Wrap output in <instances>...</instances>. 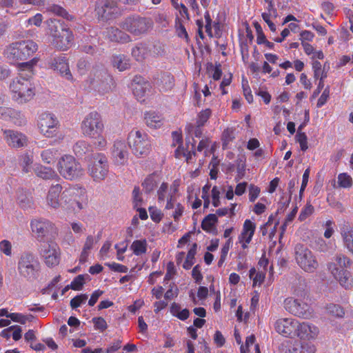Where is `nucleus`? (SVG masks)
<instances>
[{
	"instance_id": "obj_44",
	"label": "nucleus",
	"mask_w": 353,
	"mask_h": 353,
	"mask_svg": "<svg viewBox=\"0 0 353 353\" xmlns=\"http://www.w3.org/2000/svg\"><path fill=\"white\" fill-rule=\"evenodd\" d=\"M47 9L49 12H51L58 16L62 17L67 20L71 21L74 19V17L70 14L65 9L59 5H51Z\"/></svg>"
},
{
	"instance_id": "obj_10",
	"label": "nucleus",
	"mask_w": 353,
	"mask_h": 353,
	"mask_svg": "<svg viewBox=\"0 0 353 353\" xmlns=\"http://www.w3.org/2000/svg\"><path fill=\"white\" fill-rule=\"evenodd\" d=\"M152 26L151 19L133 15L125 18L120 27L134 36H139L147 33Z\"/></svg>"
},
{
	"instance_id": "obj_41",
	"label": "nucleus",
	"mask_w": 353,
	"mask_h": 353,
	"mask_svg": "<svg viewBox=\"0 0 353 353\" xmlns=\"http://www.w3.org/2000/svg\"><path fill=\"white\" fill-rule=\"evenodd\" d=\"M11 113L8 121L17 126H22L26 124V119L20 111L12 108Z\"/></svg>"
},
{
	"instance_id": "obj_57",
	"label": "nucleus",
	"mask_w": 353,
	"mask_h": 353,
	"mask_svg": "<svg viewBox=\"0 0 353 353\" xmlns=\"http://www.w3.org/2000/svg\"><path fill=\"white\" fill-rule=\"evenodd\" d=\"M12 245L8 240H3L0 241V252L6 256H11L12 254Z\"/></svg>"
},
{
	"instance_id": "obj_40",
	"label": "nucleus",
	"mask_w": 353,
	"mask_h": 353,
	"mask_svg": "<svg viewBox=\"0 0 353 353\" xmlns=\"http://www.w3.org/2000/svg\"><path fill=\"white\" fill-rule=\"evenodd\" d=\"M218 222V218L214 214H209L201 222V228L205 232H210Z\"/></svg>"
},
{
	"instance_id": "obj_27",
	"label": "nucleus",
	"mask_w": 353,
	"mask_h": 353,
	"mask_svg": "<svg viewBox=\"0 0 353 353\" xmlns=\"http://www.w3.org/2000/svg\"><path fill=\"white\" fill-rule=\"evenodd\" d=\"M144 121L148 127L157 129L163 126L164 117L163 114L159 112L149 110L144 113Z\"/></svg>"
},
{
	"instance_id": "obj_60",
	"label": "nucleus",
	"mask_w": 353,
	"mask_h": 353,
	"mask_svg": "<svg viewBox=\"0 0 353 353\" xmlns=\"http://www.w3.org/2000/svg\"><path fill=\"white\" fill-rule=\"evenodd\" d=\"M296 141L299 143L301 150L303 152L306 151L308 148L307 137L305 133L298 132L296 135Z\"/></svg>"
},
{
	"instance_id": "obj_30",
	"label": "nucleus",
	"mask_w": 353,
	"mask_h": 353,
	"mask_svg": "<svg viewBox=\"0 0 353 353\" xmlns=\"http://www.w3.org/2000/svg\"><path fill=\"white\" fill-rule=\"evenodd\" d=\"M107 36L111 41L127 43L130 41V36L122 30L111 27L107 30Z\"/></svg>"
},
{
	"instance_id": "obj_59",
	"label": "nucleus",
	"mask_w": 353,
	"mask_h": 353,
	"mask_svg": "<svg viewBox=\"0 0 353 353\" xmlns=\"http://www.w3.org/2000/svg\"><path fill=\"white\" fill-rule=\"evenodd\" d=\"M173 210L171 217L174 219V221L178 222L184 213L185 207L181 203H179L176 204Z\"/></svg>"
},
{
	"instance_id": "obj_63",
	"label": "nucleus",
	"mask_w": 353,
	"mask_h": 353,
	"mask_svg": "<svg viewBox=\"0 0 353 353\" xmlns=\"http://www.w3.org/2000/svg\"><path fill=\"white\" fill-rule=\"evenodd\" d=\"M105 265L108 266L111 270L116 272L126 273L128 270L127 266L115 262L106 263Z\"/></svg>"
},
{
	"instance_id": "obj_6",
	"label": "nucleus",
	"mask_w": 353,
	"mask_h": 353,
	"mask_svg": "<svg viewBox=\"0 0 353 353\" xmlns=\"http://www.w3.org/2000/svg\"><path fill=\"white\" fill-rule=\"evenodd\" d=\"M294 259L298 266L307 273H314L319 268L316 254L307 247L297 244L294 248Z\"/></svg>"
},
{
	"instance_id": "obj_11",
	"label": "nucleus",
	"mask_w": 353,
	"mask_h": 353,
	"mask_svg": "<svg viewBox=\"0 0 353 353\" xmlns=\"http://www.w3.org/2000/svg\"><path fill=\"white\" fill-rule=\"evenodd\" d=\"M37 127L41 134L47 138H52L57 135L60 127L57 117L49 112H43L38 115Z\"/></svg>"
},
{
	"instance_id": "obj_50",
	"label": "nucleus",
	"mask_w": 353,
	"mask_h": 353,
	"mask_svg": "<svg viewBox=\"0 0 353 353\" xmlns=\"http://www.w3.org/2000/svg\"><path fill=\"white\" fill-rule=\"evenodd\" d=\"M7 317L10 318L14 322L25 324L27 321H30L32 318V316H26L21 313H9L8 312Z\"/></svg>"
},
{
	"instance_id": "obj_56",
	"label": "nucleus",
	"mask_w": 353,
	"mask_h": 353,
	"mask_svg": "<svg viewBox=\"0 0 353 353\" xmlns=\"http://www.w3.org/2000/svg\"><path fill=\"white\" fill-rule=\"evenodd\" d=\"M132 199L134 207H139L142 205V194L139 186H135L132 190Z\"/></svg>"
},
{
	"instance_id": "obj_39",
	"label": "nucleus",
	"mask_w": 353,
	"mask_h": 353,
	"mask_svg": "<svg viewBox=\"0 0 353 353\" xmlns=\"http://www.w3.org/2000/svg\"><path fill=\"white\" fill-rule=\"evenodd\" d=\"M147 246L148 244L145 239L135 240L131 244L130 249L132 250L134 254L140 256L146 252Z\"/></svg>"
},
{
	"instance_id": "obj_23",
	"label": "nucleus",
	"mask_w": 353,
	"mask_h": 353,
	"mask_svg": "<svg viewBox=\"0 0 353 353\" xmlns=\"http://www.w3.org/2000/svg\"><path fill=\"white\" fill-rule=\"evenodd\" d=\"M152 83L159 92H168L174 87V78L170 72H160L154 75Z\"/></svg>"
},
{
	"instance_id": "obj_32",
	"label": "nucleus",
	"mask_w": 353,
	"mask_h": 353,
	"mask_svg": "<svg viewBox=\"0 0 353 353\" xmlns=\"http://www.w3.org/2000/svg\"><path fill=\"white\" fill-rule=\"evenodd\" d=\"M150 50L147 45L140 43L132 49V56L137 61H143L149 55Z\"/></svg>"
},
{
	"instance_id": "obj_22",
	"label": "nucleus",
	"mask_w": 353,
	"mask_h": 353,
	"mask_svg": "<svg viewBox=\"0 0 353 353\" xmlns=\"http://www.w3.org/2000/svg\"><path fill=\"white\" fill-rule=\"evenodd\" d=\"M111 154L115 164L126 165L128 162L129 152L125 141L122 140L114 141L111 150Z\"/></svg>"
},
{
	"instance_id": "obj_12",
	"label": "nucleus",
	"mask_w": 353,
	"mask_h": 353,
	"mask_svg": "<svg viewBox=\"0 0 353 353\" xmlns=\"http://www.w3.org/2000/svg\"><path fill=\"white\" fill-rule=\"evenodd\" d=\"M109 172L108 159L105 154H95L88 165V172L95 181H101L105 179Z\"/></svg>"
},
{
	"instance_id": "obj_13",
	"label": "nucleus",
	"mask_w": 353,
	"mask_h": 353,
	"mask_svg": "<svg viewBox=\"0 0 353 353\" xmlns=\"http://www.w3.org/2000/svg\"><path fill=\"white\" fill-rule=\"evenodd\" d=\"M39 252L48 267L52 268L59 264L61 250L55 242H43L39 247Z\"/></svg>"
},
{
	"instance_id": "obj_52",
	"label": "nucleus",
	"mask_w": 353,
	"mask_h": 353,
	"mask_svg": "<svg viewBox=\"0 0 353 353\" xmlns=\"http://www.w3.org/2000/svg\"><path fill=\"white\" fill-rule=\"evenodd\" d=\"M85 275L79 274L70 283V288L73 290H81L85 282Z\"/></svg>"
},
{
	"instance_id": "obj_33",
	"label": "nucleus",
	"mask_w": 353,
	"mask_h": 353,
	"mask_svg": "<svg viewBox=\"0 0 353 353\" xmlns=\"http://www.w3.org/2000/svg\"><path fill=\"white\" fill-rule=\"evenodd\" d=\"M59 155L56 148H48L41 152L40 156L42 161L46 164H54Z\"/></svg>"
},
{
	"instance_id": "obj_14",
	"label": "nucleus",
	"mask_w": 353,
	"mask_h": 353,
	"mask_svg": "<svg viewBox=\"0 0 353 353\" xmlns=\"http://www.w3.org/2000/svg\"><path fill=\"white\" fill-rule=\"evenodd\" d=\"M46 66L59 73L67 80L72 81V75L70 70L68 60L65 54H52L46 60Z\"/></svg>"
},
{
	"instance_id": "obj_9",
	"label": "nucleus",
	"mask_w": 353,
	"mask_h": 353,
	"mask_svg": "<svg viewBox=\"0 0 353 353\" xmlns=\"http://www.w3.org/2000/svg\"><path fill=\"white\" fill-rule=\"evenodd\" d=\"M104 123L101 115L97 111L90 112L81 123V131L84 137L94 138L100 133H103Z\"/></svg>"
},
{
	"instance_id": "obj_28",
	"label": "nucleus",
	"mask_w": 353,
	"mask_h": 353,
	"mask_svg": "<svg viewBox=\"0 0 353 353\" xmlns=\"http://www.w3.org/2000/svg\"><path fill=\"white\" fill-rule=\"evenodd\" d=\"M40 60L39 57H34L28 61L18 62L19 74L28 77L31 80L34 74V67Z\"/></svg>"
},
{
	"instance_id": "obj_3",
	"label": "nucleus",
	"mask_w": 353,
	"mask_h": 353,
	"mask_svg": "<svg viewBox=\"0 0 353 353\" xmlns=\"http://www.w3.org/2000/svg\"><path fill=\"white\" fill-rule=\"evenodd\" d=\"M12 99L18 103H26L31 101L36 94L35 87L28 77L22 75L16 77L10 84Z\"/></svg>"
},
{
	"instance_id": "obj_48",
	"label": "nucleus",
	"mask_w": 353,
	"mask_h": 353,
	"mask_svg": "<svg viewBox=\"0 0 353 353\" xmlns=\"http://www.w3.org/2000/svg\"><path fill=\"white\" fill-rule=\"evenodd\" d=\"M327 313L336 317H343L345 314L343 308L336 304L330 303L326 306Z\"/></svg>"
},
{
	"instance_id": "obj_7",
	"label": "nucleus",
	"mask_w": 353,
	"mask_h": 353,
	"mask_svg": "<svg viewBox=\"0 0 353 353\" xmlns=\"http://www.w3.org/2000/svg\"><path fill=\"white\" fill-rule=\"evenodd\" d=\"M59 174L67 180H75L84 175V170L81 163L72 155L65 154L57 163Z\"/></svg>"
},
{
	"instance_id": "obj_4",
	"label": "nucleus",
	"mask_w": 353,
	"mask_h": 353,
	"mask_svg": "<svg viewBox=\"0 0 353 353\" xmlns=\"http://www.w3.org/2000/svg\"><path fill=\"white\" fill-rule=\"evenodd\" d=\"M61 200L67 205L68 209H84L88 203L87 191L78 185L70 186L62 192Z\"/></svg>"
},
{
	"instance_id": "obj_8",
	"label": "nucleus",
	"mask_w": 353,
	"mask_h": 353,
	"mask_svg": "<svg viewBox=\"0 0 353 353\" xmlns=\"http://www.w3.org/2000/svg\"><path fill=\"white\" fill-rule=\"evenodd\" d=\"M128 141L133 154L138 157L147 156L151 150L148 134L139 130H132L128 134Z\"/></svg>"
},
{
	"instance_id": "obj_26",
	"label": "nucleus",
	"mask_w": 353,
	"mask_h": 353,
	"mask_svg": "<svg viewBox=\"0 0 353 353\" xmlns=\"http://www.w3.org/2000/svg\"><path fill=\"white\" fill-rule=\"evenodd\" d=\"M62 186L60 184L52 185L46 196L47 205L54 209H58L61 206L60 195L62 194Z\"/></svg>"
},
{
	"instance_id": "obj_1",
	"label": "nucleus",
	"mask_w": 353,
	"mask_h": 353,
	"mask_svg": "<svg viewBox=\"0 0 353 353\" xmlns=\"http://www.w3.org/2000/svg\"><path fill=\"white\" fill-rule=\"evenodd\" d=\"M47 33L52 37V44L61 51L68 50L73 44L74 34L63 21L56 19L46 21Z\"/></svg>"
},
{
	"instance_id": "obj_55",
	"label": "nucleus",
	"mask_w": 353,
	"mask_h": 353,
	"mask_svg": "<svg viewBox=\"0 0 353 353\" xmlns=\"http://www.w3.org/2000/svg\"><path fill=\"white\" fill-rule=\"evenodd\" d=\"M87 299L88 296L85 294H81L79 295H77L70 300V307L73 309H76L80 307L82 303H85Z\"/></svg>"
},
{
	"instance_id": "obj_58",
	"label": "nucleus",
	"mask_w": 353,
	"mask_h": 353,
	"mask_svg": "<svg viewBox=\"0 0 353 353\" xmlns=\"http://www.w3.org/2000/svg\"><path fill=\"white\" fill-rule=\"evenodd\" d=\"M261 193V189L259 187L254 184H250L248 187V196L249 201L252 203L254 202L259 197Z\"/></svg>"
},
{
	"instance_id": "obj_42",
	"label": "nucleus",
	"mask_w": 353,
	"mask_h": 353,
	"mask_svg": "<svg viewBox=\"0 0 353 353\" xmlns=\"http://www.w3.org/2000/svg\"><path fill=\"white\" fill-rule=\"evenodd\" d=\"M197 245L194 243L190 249L188 250L186 259L183 264V268L185 270H189L194 263V256L196 253Z\"/></svg>"
},
{
	"instance_id": "obj_54",
	"label": "nucleus",
	"mask_w": 353,
	"mask_h": 353,
	"mask_svg": "<svg viewBox=\"0 0 353 353\" xmlns=\"http://www.w3.org/2000/svg\"><path fill=\"white\" fill-rule=\"evenodd\" d=\"M151 219L155 223H159L163 218V213L156 206H150L148 208Z\"/></svg>"
},
{
	"instance_id": "obj_24",
	"label": "nucleus",
	"mask_w": 353,
	"mask_h": 353,
	"mask_svg": "<svg viewBox=\"0 0 353 353\" xmlns=\"http://www.w3.org/2000/svg\"><path fill=\"white\" fill-rule=\"evenodd\" d=\"M30 228L37 239H43L53 230L54 224L46 219H35L31 221Z\"/></svg>"
},
{
	"instance_id": "obj_64",
	"label": "nucleus",
	"mask_w": 353,
	"mask_h": 353,
	"mask_svg": "<svg viewBox=\"0 0 353 353\" xmlns=\"http://www.w3.org/2000/svg\"><path fill=\"white\" fill-rule=\"evenodd\" d=\"M92 321L96 330L103 332L108 327L107 323L103 317H94Z\"/></svg>"
},
{
	"instance_id": "obj_15",
	"label": "nucleus",
	"mask_w": 353,
	"mask_h": 353,
	"mask_svg": "<svg viewBox=\"0 0 353 353\" xmlns=\"http://www.w3.org/2000/svg\"><path fill=\"white\" fill-rule=\"evenodd\" d=\"M94 11L99 21H108L116 18L118 13L117 3L115 0L98 1Z\"/></svg>"
},
{
	"instance_id": "obj_17",
	"label": "nucleus",
	"mask_w": 353,
	"mask_h": 353,
	"mask_svg": "<svg viewBox=\"0 0 353 353\" xmlns=\"http://www.w3.org/2000/svg\"><path fill=\"white\" fill-rule=\"evenodd\" d=\"M298 321L292 318H281L274 323L275 330L285 337L294 338Z\"/></svg>"
},
{
	"instance_id": "obj_20",
	"label": "nucleus",
	"mask_w": 353,
	"mask_h": 353,
	"mask_svg": "<svg viewBox=\"0 0 353 353\" xmlns=\"http://www.w3.org/2000/svg\"><path fill=\"white\" fill-rule=\"evenodd\" d=\"M319 334V327L309 322H298V327L296 330L295 337L303 341H312L316 339Z\"/></svg>"
},
{
	"instance_id": "obj_37",
	"label": "nucleus",
	"mask_w": 353,
	"mask_h": 353,
	"mask_svg": "<svg viewBox=\"0 0 353 353\" xmlns=\"http://www.w3.org/2000/svg\"><path fill=\"white\" fill-rule=\"evenodd\" d=\"M17 201L19 206L23 209L30 208L32 204V197L23 190L17 192Z\"/></svg>"
},
{
	"instance_id": "obj_5",
	"label": "nucleus",
	"mask_w": 353,
	"mask_h": 353,
	"mask_svg": "<svg viewBox=\"0 0 353 353\" xmlns=\"http://www.w3.org/2000/svg\"><path fill=\"white\" fill-rule=\"evenodd\" d=\"M19 274L29 281L37 280L39 276L41 265L38 259L31 252L23 253L17 263Z\"/></svg>"
},
{
	"instance_id": "obj_46",
	"label": "nucleus",
	"mask_w": 353,
	"mask_h": 353,
	"mask_svg": "<svg viewBox=\"0 0 353 353\" xmlns=\"http://www.w3.org/2000/svg\"><path fill=\"white\" fill-rule=\"evenodd\" d=\"M211 116L212 110L210 108L201 110L197 114L196 124H197L198 126H204Z\"/></svg>"
},
{
	"instance_id": "obj_38",
	"label": "nucleus",
	"mask_w": 353,
	"mask_h": 353,
	"mask_svg": "<svg viewBox=\"0 0 353 353\" xmlns=\"http://www.w3.org/2000/svg\"><path fill=\"white\" fill-rule=\"evenodd\" d=\"M307 353H315L316 347L314 345H306ZM305 347L299 345L297 343L291 344L285 350V353H306L304 350Z\"/></svg>"
},
{
	"instance_id": "obj_45",
	"label": "nucleus",
	"mask_w": 353,
	"mask_h": 353,
	"mask_svg": "<svg viewBox=\"0 0 353 353\" xmlns=\"http://www.w3.org/2000/svg\"><path fill=\"white\" fill-rule=\"evenodd\" d=\"M169 193L168 183L163 182L157 192L158 203L159 204L163 203L168 199V194Z\"/></svg>"
},
{
	"instance_id": "obj_18",
	"label": "nucleus",
	"mask_w": 353,
	"mask_h": 353,
	"mask_svg": "<svg viewBox=\"0 0 353 353\" xmlns=\"http://www.w3.org/2000/svg\"><path fill=\"white\" fill-rule=\"evenodd\" d=\"M132 89L134 95L139 101H144L145 97L152 92L151 83L140 75L134 77Z\"/></svg>"
},
{
	"instance_id": "obj_47",
	"label": "nucleus",
	"mask_w": 353,
	"mask_h": 353,
	"mask_svg": "<svg viewBox=\"0 0 353 353\" xmlns=\"http://www.w3.org/2000/svg\"><path fill=\"white\" fill-rule=\"evenodd\" d=\"M352 179L347 173H341L338 175L339 186L343 188H350L352 185Z\"/></svg>"
},
{
	"instance_id": "obj_16",
	"label": "nucleus",
	"mask_w": 353,
	"mask_h": 353,
	"mask_svg": "<svg viewBox=\"0 0 353 353\" xmlns=\"http://www.w3.org/2000/svg\"><path fill=\"white\" fill-rule=\"evenodd\" d=\"M284 307L290 314L303 319H310L312 315L310 306L301 299L288 297L284 301Z\"/></svg>"
},
{
	"instance_id": "obj_49",
	"label": "nucleus",
	"mask_w": 353,
	"mask_h": 353,
	"mask_svg": "<svg viewBox=\"0 0 353 353\" xmlns=\"http://www.w3.org/2000/svg\"><path fill=\"white\" fill-rule=\"evenodd\" d=\"M177 192V189L175 188L172 192H170L168 194V199L165 200L166 203L165 205L164 210H170L174 209L176 204H178L179 202H177V198L176 196V193Z\"/></svg>"
},
{
	"instance_id": "obj_2",
	"label": "nucleus",
	"mask_w": 353,
	"mask_h": 353,
	"mask_svg": "<svg viewBox=\"0 0 353 353\" xmlns=\"http://www.w3.org/2000/svg\"><path fill=\"white\" fill-rule=\"evenodd\" d=\"M38 50V45L32 40L16 41L8 45L5 51L6 57L12 63L26 61Z\"/></svg>"
},
{
	"instance_id": "obj_35",
	"label": "nucleus",
	"mask_w": 353,
	"mask_h": 353,
	"mask_svg": "<svg viewBox=\"0 0 353 353\" xmlns=\"http://www.w3.org/2000/svg\"><path fill=\"white\" fill-rule=\"evenodd\" d=\"M112 63L114 67L119 71H124L130 68V59L123 54L113 56Z\"/></svg>"
},
{
	"instance_id": "obj_31",
	"label": "nucleus",
	"mask_w": 353,
	"mask_h": 353,
	"mask_svg": "<svg viewBox=\"0 0 353 353\" xmlns=\"http://www.w3.org/2000/svg\"><path fill=\"white\" fill-rule=\"evenodd\" d=\"M341 234L345 247L353 254V227L344 225L341 228Z\"/></svg>"
},
{
	"instance_id": "obj_21",
	"label": "nucleus",
	"mask_w": 353,
	"mask_h": 353,
	"mask_svg": "<svg viewBox=\"0 0 353 353\" xmlns=\"http://www.w3.org/2000/svg\"><path fill=\"white\" fill-rule=\"evenodd\" d=\"M3 139L7 145L12 148H21L27 145L28 138L21 132L3 130Z\"/></svg>"
},
{
	"instance_id": "obj_29",
	"label": "nucleus",
	"mask_w": 353,
	"mask_h": 353,
	"mask_svg": "<svg viewBox=\"0 0 353 353\" xmlns=\"http://www.w3.org/2000/svg\"><path fill=\"white\" fill-rule=\"evenodd\" d=\"M34 172L35 175L43 180H58L59 176L56 171L50 168L43 165L40 163L36 164L34 168Z\"/></svg>"
},
{
	"instance_id": "obj_61",
	"label": "nucleus",
	"mask_w": 353,
	"mask_h": 353,
	"mask_svg": "<svg viewBox=\"0 0 353 353\" xmlns=\"http://www.w3.org/2000/svg\"><path fill=\"white\" fill-rule=\"evenodd\" d=\"M93 139H97V141L94 143V147L99 150H104L107 146V140L103 136V133H100L95 136Z\"/></svg>"
},
{
	"instance_id": "obj_43",
	"label": "nucleus",
	"mask_w": 353,
	"mask_h": 353,
	"mask_svg": "<svg viewBox=\"0 0 353 353\" xmlns=\"http://www.w3.org/2000/svg\"><path fill=\"white\" fill-rule=\"evenodd\" d=\"M158 184V181L156 179V176L154 174H152L148 175L143 182L142 183V186L145 190V192L150 193L154 190Z\"/></svg>"
},
{
	"instance_id": "obj_62",
	"label": "nucleus",
	"mask_w": 353,
	"mask_h": 353,
	"mask_svg": "<svg viewBox=\"0 0 353 353\" xmlns=\"http://www.w3.org/2000/svg\"><path fill=\"white\" fill-rule=\"evenodd\" d=\"M330 86L327 85L323 91L321 95L318 99L316 107L317 108H321L323 106L327 101L328 99L330 98Z\"/></svg>"
},
{
	"instance_id": "obj_36",
	"label": "nucleus",
	"mask_w": 353,
	"mask_h": 353,
	"mask_svg": "<svg viewBox=\"0 0 353 353\" xmlns=\"http://www.w3.org/2000/svg\"><path fill=\"white\" fill-rule=\"evenodd\" d=\"M32 163L33 157L28 153L23 154L19 157V164L23 173L27 174L31 172Z\"/></svg>"
},
{
	"instance_id": "obj_34",
	"label": "nucleus",
	"mask_w": 353,
	"mask_h": 353,
	"mask_svg": "<svg viewBox=\"0 0 353 353\" xmlns=\"http://www.w3.org/2000/svg\"><path fill=\"white\" fill-rule=\"evenodd\" d=\"M73 151L77 156L83 157L84 154L92 151V145L85 140H80L74 145Z\"/></svg>"
},
{
	"instance_id": "obj_51",
	"label": "nucleus",
	"mask_w": 353,
	"mask_h": 353,
	"mask_svg": "<svg viewBox=\"0 0 353 353\" xmlns=\"http://www.w3.org/2000/svg\"><path fill=\"white\" fill-rule=\"evenodd\" d=\"M91 75H94V78L92 79L91 83H93L94 81H108L110 78V76L108 75V72L104 69H99V70H93L91 74Z\"/></svg>"
},
{
	"instance_id": "obj_53",
	"label": "nucleus",
	"mask_w": 353,
	"mask_h": 353,
	"mask_svg": "<svg viewBox=\"0 0 353 353\" xmlns=\"http://www.w3.org/2000/svg\"><path fill=\"white\" fill-rule=\"evenodd\" d=\"M335 261L336 266L339 265L342 269L349 268L352 264L350 259L342 254H337Z\"/></svg>"
},
{
	"instance_id": "obj_25",
	"label": "nucleus",
	"mask_w": 353,
	"mask_h": 353,
	"mask_svg": "<svg viewBox=\"0 0 353 353\" xmlns=\"http://www.w3.org/2000/svg\"><path fill=\"white\" fill-rule=\"evenodd\" d=\"M256 230V223L250 219H245L241 232L238 236V243L241 245L243 250L248 248L251 243Z\"/></svg>"
},
{
	"instance_id": "obj_19",
	"label": "nucleus",
	"mask_w": 353,
	"mask_h": 353,
	"mask_svg": "<svg viewBox=\"0 0 353 353\" xmlns=\"http://www.w3.org/2000/svg\"><path fill=\"white\" fill-rule=\"evenodd\" d=\"M327 268L342 287L346 290L353 288V277L349 271L344 269L339 270L334 263H329Z\"/></svg>"
}]
</instances>
